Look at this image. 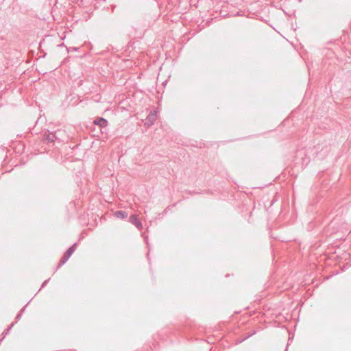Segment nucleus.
Here are the masks:
<instances>
[{
  "label": "nucleus",
  "instance_id": "nucleus-5",
  "mask_svg": "<svg viewBox=\"0 0 351 351\" xmlns=\"http://www.w3.org/2000/svg\"><path fill=\"white\" fill-rule=\"evenodd\" d=\"M114 215L117 218L125 219L128 216V213L123 210H118L115 212Z\"/></svg>",
  "mask_w": 351,
  "mask_h": 351
},
{
  "label": "nucleus",
  "instance_id": "nucleus-8",
  "mask_svg": "<svg viewBox=\"0 0 351 351\" xmlns=\"http://www.w3.org/2000/svg\"><path fill=\"white\" fill-rule=\"evenodd\" d=\"M14 324H15V323L12 322V324L10 326V327H8L7 329H5L4 330V332H3V335L4 336L7 335L9 333L10 330H11V328L14 326Z\"/></svg>",
  "mask_w": 351,
  "mask_h": 351
},
{
  "label": "nucleus",
  "instance_id": "nucleus-11",
  "mask_svg": "<svg viewBox=\"0 0 351 351\" xmlns=\"http://www.w3.org/2000/svg\"><path fill=\"white\" fill-rule=\"evenodd\" d=\"M145 240H147V237H145ZM146 242H147V241H146ZM147 244H148V243H147Z\"/></svg>",
  "mask_w": 351,
  "mask_h": 351
},
{
  "label": "nucleus",
  "instance_id": "nucleus-6",
  "mask_svg": "<svg viewBox=\"0 0 351 351\" xmlns=\"http://www.w3.org/2000/svg\"><path fill=\"white\" fill-rule=\"evenodd\" d=\"M77 243H74L71 247H70L64 253L66 256L70 258V256L73 254L76 249Z\"/></svg>",
  "mask_w": 351,
  "mask_h": 351
},
{
  "label": "nucleus",
  "instance_id": "nucleus-3",
  "mask_svg": "<svg viewBox=\"0 0 351 351\" xmlns=\"http://www.w3.org/2000/svg\"><path fill=\"white\" fill-rule=\"evenodd\" d=\"M93 123L95 125H98L101 128H105L108 125V121L104 118H97L94 120Z\"/></svg>",
  "mask_w": 351,
  "mask_h": 351
},
{
  "label": "nucleus",
  "instance_id": "nucleus-1",
  "mask_svg": "<svg viewBox=\"0 0 351 351\" xmlns=\"http://www.w3.org/2000/svg\"><path fill=\"white\" fill-rule=\"evenodd\" d=\"M156 112L155 110L151 111L146 118V125H152L156 120Z\"/></svg>",
  "mask_w": 351,
  "mask_h": 351
},
{
  "label": "nucleus",
  "instance_id": "nucleus-10",
  "mask_svg": "<svg viewBox=\"0 0 351 351\" xmlns=\"http://www.w3.org/2000/svg\"><path fill=\"white\" fill-rule=\"evenodd\" d=\"M49 279H47V280H46L43 283V285H42L41 287H42V288H43V287H44L47 284V282H49Z\"/></svg>",
  "mask_w": 351,
  "mask_h": 351
},
{
  "label": "nucleus",
  "instance_id": "nucleus-9",
  "mask_svg": "<svg viewBox=\"0 0 351 351\" xmlns=\"http://www.w3.org/2000/svg\"><path fill=\"white\" fill-rule=\"evenodd\" d=\"M25 306H24V307L22 308V310L21 311V313L16 315V322H15L14 323L17 322L21 319V314H22V313L25 311Z\"/></svg>",
  "mask_w": 351,
  "mask_h": 351
},
{
  "label": "nucleus",
  "instance_id": "nucleus-2",
  "mask_svg": "<svg viewBox=\"0 0 351 351\" xmlns=\"http://www.w3.org/2000/svg\"><path fill=\"white\" fill-rule=\"evenodd\" d=\"M130 221L134 224L138 230L143 228L142 223L139 221L136 215H132L130 217Z\"/></svg>",
  "mask_w": 351,
  "mask_h": 351
},
{
  "label": "nucleus",
  "instance_id": "nucleus-7",
  "mask_svg": "<svg viewBox=\"0 0 351 351\" xmlns=\"http://www.w3.org/2000/svg\"><path fill=\"white\" fill-rule=\"evenodd\" d=\"M69 258L68 256H66L65 255V254H64L63 255V256L61 258V259L60 260V262H59V263H58V267H57L56 270H57L58 269H59L61 266H62L63 265H64V264L66 263V261L69 260Z\"/></svg>",
  "mask_w": 351,
  "mask_h": 351
},
{
  "label": "nucleus",
  "instance_id": "nucleus-4",
  "mask_svg": "<svg viewBox=\"0 0 351 351\" xmlns=\"http://www.w3.org/2000/svg\"><path fill=\"white\" fill-rule=\"evenodd\" d=\"M45 139L47 141V143H52L53 142L56 138V133H49L47 135H45Z\"/></svg>",
  "mask_w": 351,
  "mask_h": 351
}]
</instances>
